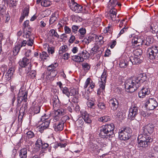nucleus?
Segmentation results:
<instances>
[{"mask_svg":"<svg viewBox=\"0 0 158 158\" xmlns=\"http://www.w3.org/2000/svg\"><path fill=\"white\" fill-rule=\"evenodd\" d=\"M79 29V27L78 26L73 25L72 26V31L73 32L75 33H77V30Z\"/></svg>","mask_w":158,"mask_h":158,"instance_id":"864d4df0","label":"nucleus"},{"mask_svg":"<svg viewBox=\"0 0 158 158\" xmlns=\"http://www.w3.org/2000/svg\"><path fill=\"white\" fill-rule=\"evenodd\" d=\"M58 64L57 62L54 63L49 65L48 68V70L49 71L53 70H57L56 68L58 66Z\"/></svg>","mask_w":158,"mask_h":158,"instance_id":"b1692460","label":"nucleus"},{"mask_svg":"<svg viewBox=\"0 0 158 158\" xmlns=\"http://www.w3.org/2000/svg\"><path fill=\"white\" fill-rule=\"evenodd\" d=\"M77 93V92L76 89H74L73 88H70L69 90V97L70 96H74V95L76 94Z\"/></svg>","mask_w":158,"mask_h":158,"instance_id":"58836bf2","label":"nucleus"},{"mask_svg":"<svg viewBox=\"0 0 158 158\" xmlns=\"http://www.w3.org/2000/svg\"><path fill=\"white\" fill-rule=\"evenodd\" d=\"M33 111L34 114H37L40 113V106L36 105L33 107Z\"/></svg>","mask_w":158,"mask_h":158,"instance_id":"c9c22d12","label":"nucleus"},{"mask_svg":"<svg viewBox=\"0 0 158 158\" xmlns=\"http://www.w3.org/2000/svg\"><path fill=\"white\" fill-rule=\"evenodd\" d=\"M128 30V27H124L120 31L118 35V37H119L121 35L123 34L125 32L127 31Z\"/></svg>","mask_w":158,"mask_h":158,"instance_id":"3c124183","label":"nucleus"},{"mask_svg":"<svg viewBox=\"0 0 158 158\" xmlns=\"http://www.w3.org/2000/svg\"><path fill=\"white\" fill-rule=\"evenodd\" d=\"M91 81L92 80L90 78H88L85 81L84 87L85 88H86L88 87L89 85L90 84Z\"/></svg>","mask_w":158,"mask_h":158,"instance_id":"6e6d98bb","label":"nucleus"},{"mask_svg":"<svg viewBox=\"0 0 158 158\" xmlns=\"http://www.w3.org/2000/svg\"><path fill=\"white\" fill-rule=\"evenodd\" d=\"M49 32H50L52 34V36L54 37L57 38V39H58L59 38L60 36L58 34L56 30L54 29H51L50 31Z\"/></svg>","mask_w":158,"mask_h":158,"instance_id":"e433bc0d","label":"nucleus"},{"mask_svg":"<svg viewBox=\"0 0 158 158\" xmlns=\"http://www.w3.org/2000/svg\"><path fill=\"white\" fill-rule=\"evenodd\" d=\"M53 127L54 130L56 131H62L64 128V122H60L54 124Z\"/></svg>","mask_w":158,"mask_h":158,"instance_id":"f3484780","label":"nucleus"},{"mask_svg":"<svg viewBox=\"0 0 158 158\" xmlns=\"http://www.w3.org/2000/svg\"><path fill=\"white\" fill-rule=\"evenodd\" d=\"M72 59L75 62H81V60H80L78 55L72 56Z\"/></svg>","mask_w":158,"mask_h":158,"instance_id":"09e8293b","label":"nucleus"},{"mask_svg":"<svg viewBox=\"0 0 158 158\" xmlns=\"http://www.w3.org/2000/svg\"><path fill=\"white\" fill-rule=\"evenodd\" d=\"M82 118L84 121L86 123L90 124L91 123L92 120L90 118L91 116L89 115L86 111H85L82 114Z\"/></svg>","mask_w":158,"mask_h":158,"instance_id":"a211bd4d","label":"nucleus"},{"mask_svg":"<svg viewBox=\"0 0 158 158\" xmlns=\"http://www.w3.org/2000/svg\"><path fill=\"white\" fill-rule=\"evenodd\" d=\"M14 71V68L11 67L8 70L6 74L9 77H10L13 75Z\"/></svg>","mask_w":158,"mask_h":158,"instance_id":"72a5a7b5","label":"nucleus"},{"mask_svg":"<svg viewBox=\"0 0 158 158\" xmlns=\"http://www.w3.org/2000/svg\"><path fill=\"white\" fill-rule=\"evenodd\" d=\"M94 23L99 25L101 21V19L99 17H96L94 20Z\"/></svg>","mask_w":158,"mask_h":158,"instance_id":"774afa93","label":"nucleus"},{"mask_svg":"<svg viewBox=\"0 0 158 158\" xmlns=\"http://www.w3.org/2000/svg\"><path fill=\"white\" fill-rule=\"evenodd\" d=\"M154 24H152L150 26V31L153 34L155 33L156 32V29L155 27H153Z\"/></svg>","mask_w":158,"mask_h":158,"instance_id":"bf43d9fd","label":"nucleus"},{"mask_svg":"<svg viewBox=\"0 0 158 158\" xmlns=\"http://www.w3.org/2000/svg\"><path fill=\"white\" fill-rule=\"evenodd\" d=\"M31 31L32 30H27L26 32V33L25 34V36L26 38H28L29 39L31 38Z\"/></svg>","mask_w":158,"mask_h":158,"instance_id":"8fccbe9b","label":"nucleus"},{"mask_svg":"<svg viewBox=\"0 0 158 158\" xmlns=\"http://www.w3.org/2000/svg\"><path fill=\"white\" fill-rule=\"evenodd\" d=\"M97 106L99 109L102 110H105L106 108V105L103 102H98Z\"/></svg>","mask_w":158,"mask_h":158,"instance_id":"ea45409f","label":"nucleus"},{"mask_svg":"<svg viewBox=\"0 0 158 158\" xmlns=\"http://www.w3.org/2000/svg\"><path fill=\"white\" fill-rule=\"evenodd\" d=\"M66 145V144L65 143H58L55 146V148H57L58 147H60L61 148H64Z\"/></svg>","mask_w":158,"mask_h":158,"instance_id":"0e129e2a","label":"nucleus"},{"mask_svg":"<svg viewBox=\"0 0 158 158\" xmlns=\"http://www.w3.org/2000/svg\"><path fill=\"white\" fill-rule=\"evenodd\" d=\"M110 119L109 116L107 115L104 116L99 118L98 119V121L99 122L103 123H105L109 121Z\"/></svg>","mask_w":158,"mask_h":158,"instance_id":"393cba45","label":"nucleus"},{"mask_svg":"<svg viewBox=\"0 0 158 158\" xmlns=\"http://www.w3.org/2000/svg\"><path fill=\"white\" fill-rule=\"evenodd\" d=\"M67 48V46L66 45L62 46L60 48L59 53L60 54H62L63 53L66 51V49Z\"/></svg>","mask_w":158,"mask_h":158,"instance_id":"37998d69","label":"nucleus"},{"mask_svg":"<svg viewBox=\"0 0 158 158\" xmlns=\"http://www.w3.org/2000/svg\"><path fill=\"white\" fill-rule=\"evenodd\" d=\"M29 13V9L27 8H26L24 9L21 14L26 17L28 15Z\"/></svg>","mask_w":158,"mask_h":158,"instance_id":"13d9d810","label":"nucleus"},{"mask_svg":"<svg viewBox=\"0 0 158 158\" xmlns=\"http://www.w3.org/2000/svg\"><path fill=\"white\" fill-rule=\"evenodd\" d=\"M48 51L49 53L52 54L54 52V48L53 47H48Z\"/></svg>","mask_w":158,"mask_h":158,"instance_id":"338daca9","label":"nucleus"},{"mask_svg":"<svg viewBox=\"0 0 158 158\" xmlns=\"http://www.w3.org/2000/svg\"><path fill=\"white\" fill-rule=\"evenodd\" d=\"M57 19V18L54 15H52L49 19V24H51L54 23L55 22L56 20Z\"/></svg>","mask_w":158,"mask_h":158,"instance_id":"a18cd8bd","label":"nucleus"},{"mask_svg":"<svg viewBox=\"0 0 158 158\" xmlns=\"http://www.w3.org/2000/svg\"><path fill=\"white\" fill-rule=\"evenodd\" d=\"M129 61L132 64H138L141 63L142 60L140 57L131 56L130 58Z\"/></svg>","mask_w":158,"mask_h":158,"instance_id":"dca6fc26","label":"nucleus"},{"mask_svg":"<svg viewBox=\"0 0 158 158\" xmlns=\"http://www.w3.org/2000/svg\"><path fill=\"white\" fill-rule=\"evenodd\" d=\"M147 54L151 60H153L158 57V47L154 46L149 48L148 49Z\"/></svg>","mask_w":158,"mask_h":158,"instance_id":"0eeeda50","label":"nucleus"},{"mask_svg":"<svg viewBox=\"0 0 158 158\" xmlns=\"http://www.w3.org/2000/svg\"><path fill=\"white\" fill-rule=\"evenodd\" d=\"M78 32L80 34L81 37H83L86 33V30L85 28L82 27L79 30Z\"/></svg>","mask_w":158,"mask_h":158,"instance_id":"79ce46f5","label":"nucleus"},{"mask_svg":"<svg viewBox=\"0 0 158 158\" xmlns=\"http://www.w3.org/2000/svg\"><path fill=\"white\" fill-rule=\"evenodd\" d=\"M139 141L138 146L139 147L148 149L152 141L151 137L144 135V136Z\"/></svg>","mask_w":158,"mask_h":158,"instance_id":"20e7f679","label":"nucleus"},{"mask_svg":"<svg viewBox=\"0 0 158 158\" xmlns=\"http://www.w3.org/2000/svg\"><path fill=\"white\" fill-rule=\"evenodd\" d=\"M40 57L42 60L44 61L47 59V58L48 57V55L46 52L43 51L41 53H40Z\"/></svg>","mask_w":158,"mask_h":158,"instance_id":"2f4dec72","label":"nucleus"},{"mask_svg":"<svg viewBox=\"0 0 158 158\" xmlns=\"http://www.w3.org/2000/svg\"><path fill=\"white\" fill-rule=\"evenodd\" d=\"M143 45L142 47L145 48L150 46V44H152L151 40L149 38H148L146 40H143Z\"/></svg>","mask_w":158,"mask_h":158,"instance_id":"bb28decb","label":"nucleus"},{"mask_svg":"<svg viewBox=\"0 0 158 158\" xmlns=\"http://www.w3.org/2000/svg\"><path fill=\"white\" fill-rule=\"evenodd\" d=\"M145 107L150 110H154L158 106V103L154 98H147L144 101Z\"/></svg>","mask_w":158,"mask_h":158,"instance_id":"39448f33","label":"nucleus"},{"mask_svg":"<svg viewBox=\"0 0 158 158\" xmlns=\"http://www.w3.org/2000/svg\"><path fill=\"white\" fill-rule=\"evenodd\" d=\"M97 37H98V36L95 35H93V36L92 35H90L87 38L86 37L83 40V42L86 44H88L91 42V41L94 40L95 37L96 38Z\"/></svg>","mask_w":158,"mask_h":158,"instance_id":"6ab92c4d","label":"nucleus"},{"mask_svg":"<svg viewBox=\"0 0 158 158\" xmlns=\"http://www.w3.org/2000/svg\"><path fill=\"white\" fill-rule=\"evenodd\" d=\"M50 123L49 120H47L43 123L41 125L45 129L48 128Z\"/></svg>","mask_w":158,"mask_h":158,"instance_id":"c03bdc74","label":"nucleus"},{"mask_svg":"<svg viewBox=\"0 0 158 158\" xmlns=\"http://www.w3.org/2000/svg\"><path fill=\"white\" fill-rule=\"evenodd\" d=\"M106 83L105 82H99V88H101L102 89V90H105V89L106 85Z\"/></svg>","mask_w":158,"mask_h":158,"instance_id":"de8ad7c7","label":"nucleus"},{"mask_svg":"<svg viewBox=\"0 0 158 158\" xmlns=\"http://www.w3.org/2000/svg\"><path fill=\"white\" fill-rule=\"evenodd\" d=\"M64 31L66 34H69L71 33V30L69 27L65 26L64 27Z\"/></svg>","mask_w":158,"mask_h":158,"instance_id":"e2e57ef3","label":"nucleus"},{"mask_svg":"<svg viewBox=\"0 0 158 158\" xmlns=\"http://www.w3.org/2000/svg\"><path fill=\"white\" fill-rule=\"evenodd\" d=\"M138 113V108L135 106H132L129 109V118L131 120H134Z\"/></svg>","mask_w":158,"mask_h":158,"instance_id":"9b49d317","label":"nucleus"},{"mask_svg":"<svg viewBox=\"0 0 158 158\" xmlns=\"http://www.w3.org/2000/svg\"><path fill=\"white\" fill-rule=\"evenodd\" d=\"M129 63V61L128 62L125 60H121L119 64L120 67L122 68H125L128 65Z\"/></svg>","mask_w":158,"mask_h":158,"instance_id":"cd10ccee","label":"nucleus"},{"mask_svg":"<svg viewBox=\"0 0 158 158\" xmlns=\"http://www.w3.org/2000/svg\"><path fill=\"white\" fill-rule=\"evenodd\" d=\"M70 9L76 13H79L82 10V6L74 2H72L69 5Z\"/></svg>","mask_w":158,"mask_h":158,"instance_id":"f8f14e48","label":"nucleus"},{"mask_svg":"<svg viewBox=\"0 0 158 158\" xmlns=\"http://www.w3.org/2000/svg\"><path fill=\"white\" fill-rule=\"evenodd\" d=\"M27 137L28 139H31L34 137L35 135L33 132L31 131H29L27 133Z\"/></svg>","mask_w":158,"mask_h":158,"instance_id":"49530a36","label":"nucleus"},{"mask_svg":"<svg viewBox=\"0 0 158 158\" xmlns=\"http://www.w3.org/2000/svg\"><path fill=\"white\" fill-rule=\"evenodd\" d=\"M90 149L93 151H96L98 148V147L96 144H90Z\"/></svg>","mask_w":158,"mask_h":158,"instance_id":"5fc2aeb1","label":"nucleus"},{"mask_svg":"<svg viewBox=\"0 0 158 158\" xmlns=\"http://www.w3.org/2000/svg\"><path fill=\"white\" fill-rule=\"evenodd\" d=\"M82 69L86 72H87L90 68V65L87 63H84L82 64Z\"/></svg>","mask_w":158,"mask_h":158,"instance_id":"7c9ffc66","label":"nucleus"},{"mask_svg":"<svg viewBox=\"0 0 158 158\" xmlns=\"http://www.w3.org/2000/svg\"><path fill=\"white\" fill-rule=\"evenodd\" d=\"M21 48V46L19 44L16 45L13 48V53L14 55L15 56L17 55L19 52Z\"/></svg>","mask_w":158,"mask_h":158,"instance_id":"c85d7f7f","label":"nucleus"},{"mask_svg":"<svg viewBox=\"0 0 158 158\" xmlns=\"http://www.w3.org/2000/svg\"><path fill=\"white\" fill-rule=\"evenodd\" d=\"M87 52L86 51H82L81 53L78 54L80 60H81L80 62H82L84 61V59L87 58Z\"/></svg>","mask_w":158,"mask_h":158,"instance_id":"412c9836","label":"nucleus"},{"mask_svg":"<svg viewBox=\"0 0 158 158\" xmlns=\"http://www.w3.org/2000/svg\"><path fill=\"white\" fill-rule=\"evenodd\" d=\"M133 39L132 40V46L133 48H139L142 46L143 45V39L137 35L133 36Z\"/></svg>","mask_w":158,"mask_h":158,"instance_id":"1a4fd4ad","label":"nucleus"},{"mask_svg":"<svg viewBox=\"0 0 158 158\" xmlns=\"http://www.w3.org/2000/svg\"><path fill=\"white\" fill-rule=\"evenodd\" d=\"M29 21L27 20L25 21L23 24L24 30L25 29L26 31L32 30L30 26L29 25Z\"/></svg>","mask_w":158,"mask_h":158,"instance_id":"c756f323","label":"nucleus"},{"mask_svg":"<svg viewBox=\"0 0 158 158\" xmlns=\"http://www.w3.org/2000/svg\"><path fill=\"white\" fill-rule=\"evenodd\" d=\"M29 13V9L27 8H26L24 9L21 14L26 17L28 15Z\"/></svg>","mask_w":158,"mask_h":158,"instance_id":"4d7b16f0","label":"nucleus"},{"mask_svg":"<svg viewBox=\"0 0 158 158\" xmlns=\"http://www.w3.org/2000/svg\"><path fill=\"white\" fill-rule=\"evenodd\" d=\"M31 50H28L25 53V56L28 58H30V57L31 55Z\"/></svg>","mask_w":158,"mask_h":158,"instance_id":"603ef678","label":"nucleus"},{"mask_svg":"<svg viewBox=\"0 0 158 158\" xmlns=\"http://www.w3.org/2000/svg\"><path fill=\"white\" fill-rule=\"evenodd\" d=\"M31 60V58L23 57L22 60L19 61V64L21 67L26 68V69H27V71L29 72L32 66Z\"/></svg>","mask_w":158,"mask_h":158,"instance_id":"423d86ee","label":"nucleus"},{"mask_svg":"<svg viewBox=\"0 0 158 158\" xmlns=\"http://www.w3.org/2000/svg\"><path fill=\"white\" fill-rule=\"evenodd\" d=\"M145 81L139 77H133L127 79L125 81V87L128 92L132 93L136 90L142 83Z\"/></svg>","mask_w":158,"mask_h":158,"instance_id":"f257e3e1","label":"nucleus"},{"mask_svg":"<svg viewBox=\"0 0 158 158\" xmlns=\"http://www.w3.org/2000/svg\"><path fill=\"white\" fill-rule=\"evenodd\" d=\"M27 107L26 106V105L24 106H22L21 107L20 109L19 110V113L18 116L19 119L20 118H22L24 114L25 110L27 109Z\"/></svg>","mask_w":158,"mask_h":158,"instance_id":"4be33fe9","label":"nucleus"},{"mask_svg":"<svg viewBox=\"0 0 158 158\" xmlns=\"http://www.w3.org/2000/svg\"><path fill=\"white\" fill-rule=\"evenodd\" d=\"M36 72L34 70H31L29 73V75L32 78H34L35 77Z\"/></svg>","mask_w":158,"mask_h":158,"instance_id":"69168bd1","label":"nucleus"},{"mask_svg":"<svg viewBox=\"0 0 158 158\" xmlns=\"http://www.w3.org/2000/svg\"><path fill=\"white\" fill-rule=\"evenodd\" d=\"M117 12V10L116 9L113 8L111 9L107 14L108 19L112 21H116L118 23L120 20L118 19V16L116 17Z\"/></svg>","mask_w":158,"mask_h":158,"instance_id":"6e6552de","label":"nucleus"},{"mask_svg":"<svg viewBox=\"0 0 158 158\" xmlns=\"http://www.w3.org/2000/svg\"><path fill=\"white\" fill-rule=\"evenodd\" d=\"M51 71V72L49 75V76H50L51 77H54L56 75L57 73V71L54 70Z\"/></svg>","mask_w":158,"mask_h":158,"instance_id":"680f3d73","label":"nucleus"},{"mask_svg":"<svg viewBox=\"0 0 158 158\" xmlns=\"http://www.w3.org/2000/svg\"><path fill=\"white\" fill-rule=\"evenodd\" d=\"M109 103L110 106L112 110H116L118 106V100L116 98H112L109 101Z\"/></svg>","mask_w":158,"mask_h":158,"instance_id":"4468645a","label":"nucleus"},{"mask_svg":"<svg viewBox=\"0 0 158 158\" xmlns=\"http://www.w3.org/2000/svg\"><path fill=\"white\" fill-rule=\"evenodd\" d=\"M27 149L26 148H23L21 149L19 152V156L20 158H27Z\"/></svg>","mask_w":158,"mask_h":158,"instance_id":"aec40b11","label":"nucleus"},{"mask_svg":"<svg viewBox=\"0 0 158 158\" xmlns=\"http://www.w3.org/2000/svg\"><path fill=\"white\" fill-rule=\"evenodd\" d=\"M87 105L89 107L92 108L93 107L95 103L93 101H89L87 102Z\"/></svg>","mask_w":158,"mask_h":158,"instance_id":"052dcab7","label":"nucleus"},{"mask_svg":"<svg viewBox=\"0 0 158 158\" xmlns=\"http://www.w3.org/2000/svg\"><path fill=\"white\" fill-rule=\"evenodd\" d=\"M27 91H22L19 92L17 98V106L19 107L20 106V104L22 101L26 102L27 100Z\"/></svg>","mask_w":158,"mask_h":158,"instance_id":"9d476101","label":"nucleus"},{"mask_svg":"<svg viewBox=\"0 0 158 158\" xmlns=\"http://www.w3.org/2000/svg\"><path fill=\"white\" fill-rule=\"evenodd\" d=\"M8 99L11 101L12 105L14 106V103L16 100L15 95V93H11L8 96Z\"/></svg>","mask_w":158,"mask_h":158,"instance_id":"5701e85b","label":"nucleus"},{"mask_svg":"<svg viewBox=\"0 0 158 158\" xmlns=\"http://www.w3.org/2000/svg\"><path fill=\"white\" fill-rule=\"evenodd\" d=\"M43 143V142L42 140L40 138H39L35 143V145L37 147L40 148L42 147Z\"/></svg>","mask_w":158,"mask_h":158,"instance_id":"4c0bfd02","label":"nucleus"},{"mask_svg":"<svg viewBox=\"0 0 158 158\" xmlns=\"http://www.w3.org/2000/svg\"><path fill=\"white\" fill-rule=\"evenodd\" d=\"M131 130L130 127H128L123 128V130H121L119 132V137L121 140H127L131 137Z\"/></svg>","mask_w":158,"mask_h":158,"instance_id":"7ed1b4c3","label":"nucleus"},{"mask_svg":"<svg viewBox=\"0 0 158 158\" xmlns=\"http://www.w3.org/2000/svg\"><path fill=\"white\" fill-rule=\"evenodd\" d=\"M65 114L64 110L62 109L57 110L55 112V115L53 118V121L55 122L58 121L60 118V116L64 115Z\"/></svg>","mask_w":158,"mask_h":158,"instance_id":"ddd939ff","label":"nucleus"},{"mask_svg":"<svg viewBox=\"0 0 158 158\" xmlns=\"http://www.w3.org/2000/svg\"><path fill=\"white\" fill-rule=\"evenodd\" d=\"M62 91V93L65 94L68 97H69V89L67 87H64L61 90Z\"/></svg>","mask_w":158,"mask_h":158,"instance_id":"a19ab883","label":"nucleus"},{"mask_svg":"<svg viewBox=\"0 0 158 158\" xmlns=\"http://www.w3.org/2000/svg\"><path fill=\"white\" fill-rule=\"evenodd\" d=\"M114 126L113 123L106 124L102 126L100 128L99 135L100 137L109 139L113 137Z\"/></svg>","mask_w":158,"mask_h":158,"instance_id":"f03ea898","label":"nucleus"},{"mask_svg":"<svg viewBox=\"0 0 158 158\" xmlns=\"http://www.w3.org/2000/svg\"><path fill=\"white\" fill-rule=\"evenodd\" d=\"M106 71H104L101 77V81L100 82H106Z\"/></svg>","mask_w":158,"mask_h":158,"instance_id":"473e14b6","label":"nucleus"},{"mask_svg":"<svg viewBox=\"0 0 158 158\" xmlns=\"http://www.w3.org/2000/svg\"><path fill=\"white\" fill-rule=\"evenodd\" d=\"M149 94L150 92L148 91V88L143 87L139 92L138 96L139 98H144L146 95H148Z\"/></svg>","mask_w":158,"mask_h":158,"instance_id":"2eb2a0df","label":"nucleus"},{"mask_svg":"<svg viewBox=\"0 0 158 158\" xmlns=\"http://www.w3.org/2000/svg\"><path fill=\"white\" fill-rule=\"evenodd\" d=\"M145 126L147 130L148 131V132L149 133V135H150L153 131L154 129L153 126L152 125L149 124Z\"/></svg>","mask_w":158,"mask_h":158,"instance_id":"f704fd0d","label":"nucleus"},{"mask_svg":"<svg viewBox=\"0 0 158 158\" xmlns=\"http://www.w3.org/2000/svg\"><path fill=\"white\" fill-rule=\"evenodd\" d=\"M136 49L133 52L134 56L140 57L142 54V50L139 48H136Z\"/></svg>","mask_w":158,"mask_h":158,"instance_id":"a878e982","label":"nucleus"}]
</instances>
